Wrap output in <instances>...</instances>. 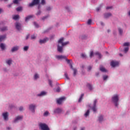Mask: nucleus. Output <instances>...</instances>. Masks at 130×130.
Masks as SVG:
<instances>
[{
    "instance_id": "1",
    "label": "nucleus",
    "mask_w": 130,
    "mask_h": 130,
    "mask_svg": "<svg viewBox=\"0 0 130 130\" xmlns=\"http://www.w3.org/2000/svg\"><path fill=\"white\" fill-rule=\"evenodd\" d=\"M119 100V98H118V94H115L112 98V101L114 103L115 106L116 107H117V106H118Z\"/></svg>"
},
{
    "instance_id": "2",
    "label": "nucleus",
    "mask_w": 130,
    "mask_h": 130,
    "mask_svg": "<svg viewBox=\"0 0 130 130\" xmlns=\"http://www.w3.org/2000/svg\"><path fill=\"white\" fill-rule=\"evenodd\" d=\"M39 125L42 130H50L48 125L45 123H41Z\"/></svg>"
},
{
    "instance_id": "3",
    "label": "nucleus",
    "mask_w": 130,
    "mask_h": 130,
    "mask_svg": "<svg viewBox=\"0 0 130 130\" xmlns=\"http://www.w3.org/2000/svg\"><path fill=\"white\" fill-rule=\"evenodd\" d=\"M56 58H57V59H65L66 61L68 62V63H71L70 60L68 59L67 58V56L64 55H57L56 56Z\"/></svg>"
},
{
    "instance_id": "4",
    "label": "nucleus",
    "mask_w": 130,
    "mask_h": 130,
    "mask_svg": "<svg viewBox=\"0 0 130 130\" xmlns=\"http://www.w3.org/2000/svg\"><path fill=\"white\" fill-rule=\"evenodd\" d=\"M63 38H61L58 41V44H60L63 47L64 46V45H68V44L70 43V42H66L63 43Z\"/></svg>"
},
{
    "instance_id": "5",
    "label": "nucleus",
    "mask_w": 130,
    "mask_h": 130,
    "mask_svg": "<svg viewBox=\"0 0 130 130\" xmlns=\"http://www.w3.org/2000/svg\"><path fill=\"white\" fill-rule=\"evenodd\" d=\"M40 3V0H33L32 2L29 4V7H33V6H36V5H39Z\"/></svg>"
},
{
    "instance_id": "6",
    "label": "nucleus",
    "mask_w": 130,
    "mask_h": 130,
    "mask_svg": "<svg viewBox=\"0 0 130 130\" xmlns=\"http://www.w3.org/2000/svg\"><path fill=\"white\" fill-rule=\"evenodd\" d=\"M97 100H95L93 103V106L91 108L92 110H93L94 112H96V111H97V108H96V103H97Z\"/></svg>"
},
{
    "instance_id": "7",
    "label": "nucleus",
    "mask_w": 130,
    "mask_h": 130,
    "mask_svg": "<svg viewBox=\"0 0 130 130\" xmlns=\"http://www.w3.org/2000/svg\"><path fill=\"white\" fill-rule=\"evenodd\" d=\"M3 116L4 117V120H9V113L6 112L3 113Z\"/></svg>"
},
{
    "instance_id": "8",
    "label": "nucleus",
    "mask_w": 130,
    "mask_h": 130,
    "mask_svg": "<svg viewBox=\"0 0 130 130\" xmlns=\"http://www.w3.org/2000/svg\"><path fill=\"white\" fill-rule=\"evenodd\" d=\"M119 64V63L118 61H112L111 62V66L113 67L114 68L115 67H117Z\"/></svg>"
},
{
    "instance_id": "9",
    "label": "nucleus",
    "mask_w": 130,
    "mask_h": 130,
    "mask_svg": "<svg viewBox=\"0 0 130 130\" xmlns=\"http://www.w3.org/2000/svg\"><path fill=\"white\" fill-rule=\"evenodd\" d=\"M35 107H36V106H35V105H30L29 106V110H31L32 112H35Z\"/></svg>"
},
{
    "instance_id": "10",
    "label": "nucleus",
    "mask_w": 130,
    "mask_h": 130,
    "mask_svg": "<svg viewBox=\"0 0 130 130\" xmlns=\"http://www.w3.org/2000/svg\"><path fill=\"white\" fill-rule=\"evenodd\" d=\"M15 27L18 31H20V30L22 29V28L21 27V24L19 22H16L15 23Z\"/></svg>"
},
{
    "instance_id": "11",
    "label": "nucleus",
    "mask_w": 130,
    "mask_h": 130,
    "mask_svg": "<svg viewBox=\"0 0 130 130\" xmlns=\"http://www.w3.org/2000/svg\"><path fill=\"white\" fill-rule=\"evenodd\" d=\"M65 99H66V98L64 97L60 98V99L57 100V103L58 104H61V103H62V101H63Z\"/></svg>"
},
{
    "instance_id": "12",
    "label": "nucleus",
    "mask_w": 130,
    "mask_h": 130,
    "mask_svg": "<svg viewBox=\"0 0 130 130\" xmlns=\"http://www.w3.org/2000/svg\"><path fill=\"white\" fill-rule=\"evenodd\" d=\"M60 45V44H58V46H57V50L59 52H62V47L63 46L62 45Z\"/></svg>"
},
{
    "instance_id": "13",
    "label": "nucleus",
    "mask_w": 130,
    "mask_h": 130,
    "mask_svg": "<svg viewBox=\"0 0 130 130\" xmlns=\"http://www.w3.org/2000/svg\"><path fill=\"white\" fill-rule=\"evenodd\" d=\"M69 64L71 67V69H72V70H73V71H74V77L76 76V75H77V70L75 69H74L73 68V65L72 64V63H69Z\"/></svg>"
},
{
    "instance_id": "14",
    "label": "nucleus",
    "mask_w": 130,
    "mask_h": 130,
    "mask_svg": "<svg viewBox=\"0 0 130 130\" xmlns=\"http://www.w3.org/2000/svg\"><path fill=\"white\" fill-rule=\"evenodd\" d=\"M19 50V46H16L12 48V49H11V51L12 52H15V51H17V50Z\"/></svg>"
},
{
    "instance_id": "15",
    "label": "nucleus",
    "mask_w": 130,
    "mask_h": 130,
    "mask_svg": "<svg viewBox=\"0 0 130 130\" xmlns=\"http://www.w3.org/2000/svg\"><path fill=\"white\" fill-rule=\"evenodd\" d=\"M62 111V110L61 109L57 108L54 110V113H61Z\"/></svg>"
},
{
    "instance_id": "16",
    "label": "nucleus",
    "mask_w": 130,
    "mask_h": 130,
    "mask_svg": "<svg viewBox=\"0 0 130 130\" xmlns=\"http://www.w3.org/2000/svg\"><path fill=\"white\" fill-rule=\"evenodd\" d=\"M22 118H23V116H18L16 117V118H15V119L14 120V122H17L18 121V120H20L21 119H22Z\"/></svg>"
},
{
    "instance_id": "17",
    "label": "nucleus",
    "mask_w": 130,
    "mask_h": 130,
    "mask_svg": "<svg viewBox=\"0 0 130 130\" xmlns=\"http://www.w3.org/2000/svg\"><path fill=\"white\" fill-rule=\"evenodd\" d=\"M46 41H48V39L45 38L43 40H40V43H41V44H42L43 43H45V42H46Z\"/></svg>"
},
{
    "instance_id": "18",
    "label": "nucleus",
    "mask_w": 130,
    "mask_h": 130,
    "mask_svg": "<svg viewBox=\"0 0 130 130\" xmlns=\"http://www.w3.org/2000/svg\"><path fill=\"white\" fill-rule=\"evenodd\" d=\"M0 48H1L2 50H5V49H6V45L4 43H1L0 44Z\"/></svg>"
},
{
    "instance_id": "19",
    "label": "nucleus",
    "mask_w": 130,
    "mask_h": 130,
    "mask_svg": "<svg viewBox=\"0 0 130 130\" xmlns=\"http://www.w3.org/2000/svg\"><path fill=\"white\" fill-rule=\"evenodd\" d=\"M31 18H33V15H29L27 17H25V22H28L30 19H31Z\"/></svg>"
},
{
    "instance_id": "20",
    "label": "nucleus",
    "mask_w": 130,
    "mask_h": 130,
    "mask_svg": "<svg viewBox=\"0 0 130 130\" xmlns=\"http://www.w3.org/2000/svg\"><path fill=\"white\" fill-rule=\"evenodd\" d=\"M100 70L103 73H106V72H107V70H106V69H105V68H104V67H101Z\"/></svg>"
},
{
    "instance_id": "21",
    "label": "nucleus",
    "mask_w": 130,
    "mask_h": 130,
    "mask_svg": "<svg viewBox=\"0 0 130 130\" xmlns=\"http://www.w3.org/2000/svg\"><path fill=\"white\" fill-rule=\"evenodd\" d=\"M104 119H103V116L101 115L99 117V121L100 122H102V121H103Z\"/></svg>"
},
{
    "instance_id": "22",
    "label": "nucleus",
    "mask_w": 130,
    "mask_h": 130,
    "mask_svg": "<svg viewBox=\"0 0 130 130\" xmlns=\"http://www.w3.org/2000/svg\"><path fill=\"white\" fill-rule=\"evenodd\" d=\"M111 13H106L104 15L105 18H109V17H111Z\"/></svg>"
},
{
    "instance_id": "23",
    "label": "nucleus",
    "mask_w": 130,
    "mask_h": 130,
    "mask_svg": "<svg viewBox=\"0 0 130 130\" xmlns=\"http://www.w3.org/2000/svg\"><path fill=\"white\" fill-rule=\"evenodd\" d=\"M5 38H6V36H5V35L1 36H0V42H2V41H3V40H4V39H5Z\"/></svg>"
},
{
    "instance_id": "24",
    "label": "nucleus",
    "mask_w": 130,
    "mask_h": 130,
    "mask_svg": "<svg viewBox=\"0 0 130 130\" xmlns=\"http://www.w3.org/2000/svg\"><path fill=\"white\" fill-rule=\"evenodd\" d=\"M89 114H90V110H88L84 114L85 117H87V116H88V115H89Z\"/></svg>"
},
{
    "instance_id": "25",
    "label": "nucleus",
    "mask_w": 130,
    "mask_h": 130,
    "mask_svg": "<svg viewBox=\"0 0 130 130\" xmlns=\"http://www.w3.org/2000/svg\"><path fill=\"white\" fill-rule=\"evenodd\" d=\"M46 94V92L45 91H42L40 94H38V96H44Z\"/></svg>"
},
{
    "instance_id": "26",
    "label": "nucleus",
    "mask_w": 130,
    "mask_h": 130,
    "mask_svg": "<svg viewBox=\"0 0 130 130\" xmlns=\"http://www.w3.org/2000/svg\"><path fill=\"white\" fill-rule=\"evenodd\" d=\"M87 87L89 89V90H92L93 88L92 87V85L90 84H87Z\"/></svg>"
},
{
    "instance_id": "27",
    "label": "nucleus",
    "mask_w": 130,
    "mask_h": 130,
    "mask_svg": "<svg viewBox=\"0 0 130 130\" xmlns=\"http://www.w3.org/2000/svg\"><path fill=\"white\" fill-rule=\"evenodd\" d=\"M83 97H84V93H82L81 95V96L80 97L78 102H81V101H82V99H83Z\"/></svg>"
},
{
    "instance_id": "28",
    "label": "nucleus",
    "mask_w": 130,
    "mask_h": 130,
    "mask_svg": "<svg viewBox=\"0 0 130 130\" xmlns=\"http://www.w3.org/2000/svg\"><path fill=\"white\" fill-rule=\"evenodd\" d=\"M19 15H15V16H14L13 17V20H18V19H19Z\"/></svg>"
},
{
    "instance_id": "29",
    "label": "nucleus",
    "mask_w": 130,
    "mask_h": 130,
    "mask_svg": "<svg viewBox=\"0 0 130 130\" xmlns=\"http://www.w3.org/2000/svg\"><path fill=\"white\" fill-rule=\"evenodd\" d=\"M1 31H7V30H8V27H4L2 28H1Z\"/></svg>"
},
{
    "instance_id": "30",
    "label": "nucleus",
    "mask_w": 130,
    "mask_h": 130,
    "mask_svg": "<svg viewBox=\"0 0 130 130\" xmlns=\"http://www.w3.org/2000/svg\"><path fill=\"white\" fill-rule=\"evenodd\" d=\"M6 62L8 64H9V66H11L12 63V60H7L6 61Z\"/></svg>"
},
{
    "instance_id": "31",
    "label": "nucleus",
    "mask_w": 130,
    "mask_h": 130,
    "mask_svg": "<svg viewBox=\"0 0 130 130\" xmlns=\"http://www.w3.org/2000/svg\"><path fill=\"white\" fill-rule=\"evenodd\" d=\"M95 55H98V56L100 57V58H101V54L99 53V52H96L95 53Z\"/></svg>"
},
{
    "instance_id": "32",
    "label": "nucleus",
    "mask_w": 130,
    "mask_h": 130,
    "mask_svg": "<svg viewBox=\"0 0 130 130\" xmlns=\"http://www.w3.org/2000/svg\"><path fill=\"white\" fill-rule=\"evenodd\" d=\"M107 79H108V76H107V75L103 76V80H104V81H106V80H107Z\"/></svg>"
},
{
    "instance_id": "33",
    "label": "nucleus",
    "mask_w": 130,
    "mask_h": 130,
    "mask_svg": "<svg viewBox=\"0 0 130 130\" xmlns=\"http://www.w3.org/2000/svg\"><path fill=\"white\" fill-rule=\"evenodd\" d=\"M64 76L67 80H70V78L69 77V75H68V73H65Z\"/></svg>"
},
{
    "instance_id": "34",
    "label": "nucleus",
    "mask_w": 130,
    "mask_h": 130,
    "mask_svg": "<svg viewBox=\"0 0 130 130\" xmlns=\"http://www.w3.org/2000/svg\"><path fill=\"white\" fill-rule=\"evenodd\" d=\"M16 11L17 12H20V11H22V7H18L17 8H16Z\"/></svg>"
},
{
    "instance_id": "35",
    "label": "nucleus",
    "mask_w": 130,
    "mask_h": 130,
    "mask_svg": "<svg viewBox=\"0 0 130 130\" xmlns=\"http://www.w3.org/2000/svg\"><path fill=\"white\" fill-rule=\"evenodd\" d=\"M28 49H29V47H28V46H25L23 48V50L24 51H27V50H28Z\"/></svg>"
},
{
    "instance_id": "36",
    "label": "nucleus",
    "mask_w": 130,
    "mask_h": 130,
    "mask_svg": "<svg viewBox=\"0 0 130 130\" xmlns=\"http://www.w3.org/2000/svg\"><path fill=\"white\" fill-rule=\"evenodd\" d=\"M118 31H119V34H120V35H121V34H122V32H123V31H122V30L121 29V28H118Z\"/></svg>"
},
{
    "instance_id": "37",
    "label": "nucleus",
    "mask_w": 130,
    "mask_h": 130,
    "mask_svg": "<svg viewBox=\"0 0 130 130\" xmlns=\"http://www.w3.org/2000/svg\"><path fill=\"white\" fill-rule=\"evenodd\" d=\"M48 82H49V84L50 86H51V87H53L52 81L51 80H49Z\"/></svg>"
},
{
    "instance_id": "38",
    "label": "nucleus",
    "mask_w": 130,
    "mask_h": 130,
    "mask_svg": "<svg viewBox=\"0 0 130 130\" xmlns=\"http://www.w3.org/2000/svg\"><path fill=\"white\" fill-rule=\"evenodd\" d=\"M91 23H92V20L88 19L87 21V25H91Z\"/></svg>"
},
{
    "instance_id": "39",
    "label": "nucleus",
    "mask_w": 130,
    "mask_h": 130,
    "mask_svg": "<svg viewBox=\"0 0 130 130\" xmlns=\"http://www.w3.org/2000/svg\"><path fill=\"white\" fill-rule=\"evenodd\" d=\"M56 92H57L58 93L60 92V87H58L56 89Z\"/></svg>"
},
{
    "instance_id": "40",
    "label": "nucleus",
    "mask_w": 130,
    "mask_h": 130,
    "mask_svg": "<svg viewBox=\"0 0 130 130\" xmlns=\"http://www.w3.org/2000/svg\"><path fill=\"white\" fill-rule=\"evenodd\" d=\"M20 1H21V0H14L13 4H16V5H17L18 2H20Z\"/></svg>"
},
{
    "instance_id": "41",
    "label": "nucleus",
    "mask_w": 130,
    "mask_h": 130,
    "mask_svg": "<svg viewBox=\"0 0 130 130\" xmlns=\"http://www.w3.org/2000/svg\"><path fill=\"white\" fill-rule=\"evenodd\" d=\"M49 113H48V111H46L44 113V116H47V115H48Z\"/></svg>"
},
{
    "instance_id": "42",
    "label": "nucleus",
    "mask_w": 130,
    "mask_h": 130,
    "mask_svg": "<svg viewBox=\"0 0 130 130\" xmlns=\"http://www.w3.org/2000/svg\"><path fill=\"white\" fill-rule=\"evenodd\" d=\"M93 54H94V52L92 51H91L90 52V54L89 55L90 57H92L93 56Z\"/></svg>"
},
{
    "instance_id": "43",
    "label": "nucleus",
    "mask_w": 130,
    "mask_h": 130,
    "mask_svg": "<svg viewBox=\"0 0 130 130\" xmlns=\"http://www.w3.org/2000/svg\"><path fill=\"white\" fill-rule=\"evenodd\" d=\"M129 45V43H125L123 44V46H128Z\"/></svg>"
},
{
    "instance_id": "44",
    "label": "nucleus",
    "mask_w": 130,
    "mask_h": 130,
    "mask_svg": "<svg viewBox=\"0 0 130 130\" xmlns=\"http://www.w3.org/2000/svg\"><path fill=\"white\" fill-rule=\"evenodd\" d=\"M31 39L33 40V39H36V36H35V35H32L31 36Z\"/></svg>"
},
{
    "instance_id": "45",
    "label": "nucleus",
    "mask_w": 130,
    "mask_h": 130,
    "mask_svg": "<svg viewBox=\"0 0 130 130\" xmlns=\"http://www.w3.org/2000/svg\"><path fill=\"white\" fill-rule=\"evenodd\" d=\"M91 70H92V67L91 66H88L87 68V71H91Z\"/></svg>"
},
{
    "instance_id": "46",
    "label": "nucleus",
    "mask_w": 130,
    "mask_h": 130,
    "mask_svg": "<svg viewBox=\"0 0 130 130\" xmlns=\"http://www.w3.org/2000/svg\"><path fill=\"white\" fill-rule=\"evenodd\" d=\"M38 78H39V76H38V74H36L35 75V79L36 80L37 79H38Z\"/></svg>"
},
{
    "instance_id": "47",
    "label": "nucleus",
    "mask_w": 130,
    "mask_h": 130,
    "mask_svg": "<svg viewBox=\"0 0 130 130\" xmlns=\"http://www.w3.org/2000/svg\"><path fill=\"white\" fill-rule=\"evenodd\" d=\"M127 51H128V47L125 48L124 52H125V53H126L127 52Z\"/></svg>"
},
{
    "instance_id": "48",
    "label": "nucleus",
    "mask_w": 130,
    "mask_h": 130,
    "mask_svg": "<svg viewBox=\"0 0 130 130\" xmlns=\"http://www.w3.org/2000/svg\"><path fill=\"white\" fill-rule=\"evenodd\" d=\"M81 56L83 58H86V54H81Z\"/></svg>"
},
{
    "instance_id": "49",
    "label": "nucleus",
    "mask_w": 130,
    "mask_h": 130,
    "mask_svg": "<svg viewBox=\"0 0 130 130\" xmlns=\"http://www.w3.org/2000/svg\"><path fill=\"white\" fill-rule=\"evenodd\" d=\"M81 39H86V38H87V37L86 36L84 35V36H82L81 37Z\"/></svg>"
},
{
    "instance_id": "50",
    "label": "nucleus",
    "mask_w": 130,
    "mask_h": 130,
    "mask_svg": "<svg viewBox=\"0 0 130 130\" xmlns=\"http://www.w3.org/2000/svg\"><path fill=\"white\" fill-rule=\"evenodd\" d=\"M41 14V11H39L37 13L36 15H37V16H39V15H40Z\"/></svg>"
},
{
    "instance_id": "51",
    "label": "nucleus",
    "mask_w": 130,
    "mask_h": 130,
    "mask_svg": "<svg viewBox=\"0 0 130 130\" xmlns=\"http://www.w3.org/2000/svg\"><path fill=\"white\" fill-rule=\"evenodd\" d=\"M41 4L42 5H45V0H42Z\"/></svg>"
},
{
    "instance_id": "52",
    "label": "nucleus",
    "mask_w": 130,
    "mask_h": 130,
    "mask_svg": "<svg viewBox=\"0 0 130 130\" xmlns=\"http://www.w3.org/2000/svg\"><path fill=\"white\" fill-rule=\"evenodd\" d=\"M47 11H50V10H51V8H50V7H48L46 8Z\"/></svg>"
},
{
    "instance_id": "53",
    "label": "nucleus",
    "mask_w": 130,
    "mask_h": 130,
    "mask_svg": "<svg viewBox=\"0 0 130 130\" xmlns=\"http://www.w3.org/2000/svg\"><path fill=\"white\" fill-rule=\"evenodd\" d=\"M34 24L36 27H38V24L36 22H34Z\"/></svg>"
},
{
    "instance_id": "54",
    "label": "nucleus",
    "mask_w": 130,
    "mask_h": 130,
    "mask_svg": "<svg viewBox=\"0 0 130 130\" xmlns=\"http://www.w3.org/2000/svg\"><path fill=\"white\" fill-rule=\"evenodd\" d=\"M19 110H20V111H22V110H23V107H20L19 108Z\"/></svg>"
},
{
    "instance_id": "55",
    "label": "nucleus",
    "mask_w": 130,
    "mask_h": 130,
    "mask_svg": "<svg viewBox=\"0 0 130 130\" xmlns=\"http://www.w3.org/2000/svg\"><path fill=\"white\" fill-rule=\"evenodd\" d=\"M29 37H30V35H27L26 36V40L28 39L29 38Z\"/></svg>"
},
{
    "instance_id": "56",
    "label": "nucleus",
    "mask_w": 130,
    "mask_h": 130,
    "mask_svg": "<svg viewBox=\"0 0 130 130\" xmlns=\"http://www.w3.org/2000/svg\"><path fill=\"white\" fill-rule=\"evenodd\" d=\"M46 18H47V16H45L42 18V20H45V19H46Z\"/></svg>"
},
{
    "instance_id": "57",
    "label": "nucleus",
    "mask_w": 130,
    "mask_h": 130,
    "mask_svg": "<svg viewBox=\"0 0 130 130\" xmlns=\"http://www.w3.org/2000/svg\"><path fill=\"white\" fill-rule=\"evenodd\" d=\"M109 9H111V7H107L106 8V9H107V10H109Z\"/></svg>"
},
{
    "instance_id": "58",
    "label": "nucleus",
    "mask_w": 130,
    "mask_h": 130,
    "mask_svg": "<svg viewBox=\"0 0 130 130\" xmlns=\"http://www.w3.org/2000/svg\"><path fill=\"white\" fill-rule=\"evenodd\" d=\"M95 76H96V77H98L99 76V73H96V74H95Z\"/></svg>"
},
{
    "instance_id": "59",
    "label": "nucleus",
    "mask_w": 130,
    "mask_h": 130,
    "mask_svg": "<svg viewBox=\"0 0 130 130\" xmlns=\"http://www.w3.org/2000/svg\"><path fill=\"white\" fill-rule=\"evenodd\" d=\"M100 9L99 8H96V12H99Z\"/></svg>"
},
{
    "instance_id": "60",
    "label": "nucleus",
    "mask_w": 130,
    "mask_h": 130,
    "mask_svg": "<svg viewBox=\"0 0 130 130\" xmlns=\"http://www.w3.org/2000/svg\"><path fill=\"white\" fill-rule=\"evenodd\" d=\"M81 130H85V127L81 128Z\"/></svg>"
},
{
    "instance_id": "61",
    "label": "nucleus",
    "mask_w": 130,
    "mask_h": 130,
    "mask_svg": "<svg viewBox=\"0 0 130 130\" xmlns=\"http://www.w3.org/2000/svg\"><path fill=\"white\" fill-rule=\"evenodd\" d=\"M101 25H102V26H103V25H104V23H103V22H101Z\"/></svg>"
},
{
    "instance_id": "62",
    "label": "nucleus",
    "mask_w": 130,
    "mask_h": 130,
    "mask_svg": "<svg viewBox=\"0 0 130 130\" xmlns=\"http://www.w3.org/2000/svg\"><path fill=\"white\" fill-rule=\"evenodd\" d=\"M2 9H0V14H2Z\"/></svg>"
},
{
    "instance_id": "63",
    "label": "nucleus",
    "mask_w": 130,
    "mask_h": 130,
    "mask_svg": "<svg viewBox=\"0 0 130 130\" xmlns=\"http://www.w3.org/2000/svg\"><path fill=\"white\" fill-rule=\"evenodd\" d=\"M128 16H130V11H129V12H128Z\"/></svg>"
},
{
    "instance_id": "64",
    "label": "nucleus",
    "mask_w": 130,
    "mask_h": 130,
    "mask_svg": "<svg viewBox=\"0 0 130 130\" xmlns=\"http://www.w3.org/2000/svg\"><path fill=\"white\" fill-rule=\"evenodd\" d=\"M119 55H120V56H122V54L120 53V54H119Z\"/></svg>"
}]
</instances>
